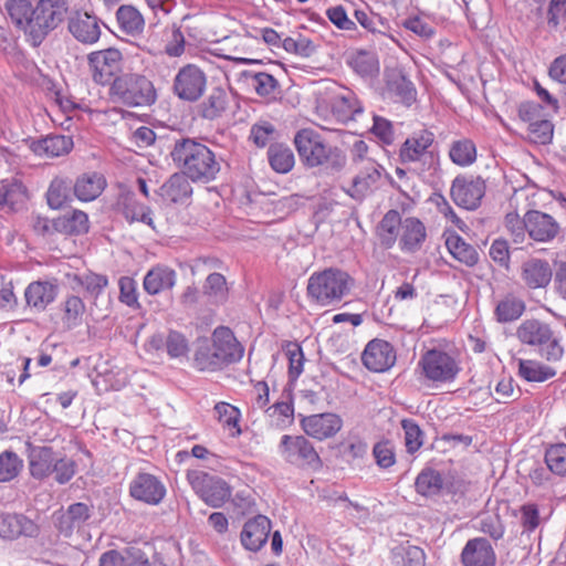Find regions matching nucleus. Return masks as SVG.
<instances>
[{
  "instance_id": "nucleus-1",
  "label": "nucleus",
  "mask_w": 566,
  "mask_h": 566,
  "mask_svg": "<svg viewBox=\"0 0 566 566\" xmlns=\"http://www.w3.org/2000/svg\"><path fill=\"white\" fill-rule=\"evenodd\" d=\"M7 12L28 41L39 46L46 35L56 29L67 12L66 0H39L32 7L28 0H8Z\"/></svg>"
},
{
  "instance_id": "nucleus-2",
  "label": "nucleus",
  "mask_w": 566,
  "mask_h": 566,
  "mask_svg": "<svg viewBox=\"0 0 566 566\" xmlns=\"http://www.w3.org/2000/svg\"><path fill=\"white\" fill-rule=\"evenodd\" d=\"M170 157L176 167L195 182L208 184L217 178L221 169L214 153L195 138L176 139Z\"/></svg>"
},
{
  "instance_id": "nucleus-3",
  "label": "nucleus",
  "mask_w": 566,
  "mask_h": 566,
  "mask_svg": "<svg viewBox=\"0 0 566 566\" xmlns=\"http://www.w3.org/2000/svg\"><path fill=\"white\" fill-rule=\"evenodd\" d=\"M211 339V345L199 347L195 354V364L198 369L217 370L242 358L244 348L229 327H217Z\"/></svg>"
},
{
  "instance_id": "nucleus-4",
  "label": "nucleus",
  "mask_w": 566,
  "mask_h": 566,
  "mask_svg": "<svg viewBox=\"0 0 566 566\" xmlns=\"http://www.w3.org/2000/svg\"><path fill=\"white\" fill-rule=\"evenodd\" d=\"M294 145L300 160L307 168L327 165L332 170L339 171L346 164V156L337 148L324 143L322 136L312 128L296 132Z\"/></svg>"
},
{
  "instance_id": "nucleus-5",
  "label": "nucleus",
  "mask_w": 566,
  "mask_h": 566,
  "mask_svg": "<svg viewBox=\"0 0 566 566\" xmlns=\"http://www.w3.org/2000/svg\"><path fill=\"white\" fill-rule=\"evenodd\" d=\"M515 336L523 345L536 348L539 356L548 363H557L564 356L560 337L551 324L537 318L523 321L517 326Z\"/></svg>"
},
{
  "instance_id": "nucleus-6",
  "label": "nucleus",
  "mask_w": 566,
  "mask_h": 566,
  "mask_svg": "<svg viewBox=\"0 0 566 566\" xmlns=\"http://www.w3.org/2000/svg\"><path fill=\"white\" fill-rule=\"evenodd\" d=\"M353 285V279L339 269H326L313 273L308 279V295L323 306L338 303L346 296Z\"/></svg>"
},
{
  "instance_id": "nucleus-7",
  "label": "nucleus",
  "mask_w": 566,
  "mask_h": 566,
  "mask_svg": "<svg viewBox=\"0 0 566 566\" xmlns=\"http://www.w3.org/2000/svg\"><path fill=\"white\" fill-rule=\"evenodd\" d=\"M111 94L127 106H149L157 98L153 83L146 76L136 73L116 77L112 83Z\"/></svg>"
},
{
  "instance_id": "nucleus-8",
  "label": "nucleus",
  "mask_w": 566,
  "mask_h": 566,
  "mask_svg": "<svg viewBox=\"0 0 566 566\" xmlns=\"http://www.w3.org/2000/svg\"><path fill=\"white\" fill-rule=\"evenodd\" d=\"M434 136L428 130L412 134L401 145L399 157L402 164L415 165V170L422 172L432 168L437 163V155L432 149Z\"/></svg>"
},
{
  "instance_id": "nucleus-9",
  "label": "nucleus",
  "mask_w": 566,
  "mask_h": 566,
  "mask_svg": "<svg viewBox=\"0 0 566 566\" xmlns=\"http://www.w3.org/2000/svg\"><path fill=\"white\" fill-rule=\"evenodd\" d=\"M187 479L195 492L209 506L221 507L231 497L230 486L219 476L202 471H190Z\"/></svg>"
},
{
  "instance_id": "nucleus-10",
  "label": "nucleus",
  "mask_w": 566,
  "mask_h": 566,
  "mask_svg": "<svg viewBox=\"0 0 566 566\" xmlns=\"http://www.w3.org/2000/svg\"><path fill=\"white\" fill-rule=\"evenodd\" d=\"M280 448L282 457L291 464L313 469L322 465L313 444L303 436H283Z\"/></svg>"
},
{
  "instance_id": "nucleus-11",
  "label": "nucleus",
  "mask_w": 566,
  "mask_h": 566,
  "mask_svg": "<svg viewBox=\"0 0 566 566\" xmlns=\"http://www.w3.org/2000/svg\"><path fill=\"white\" fill-rule=\"evenodd\" d=\"M485 193V181L479 176H458L452 181L450 196L463 209L475 210Z\"/></svg>"
},
{
  "instance_id": "nucleus-12",
  "label": "nucleus",
  "mask_w": 566,
  "mask_h": 566,
  "mask_svg": "<svg viewBox=\"0 0 566 566\" xmlns=\"http://www.w3.org/2000/svg\"><path fill=\"white\" fill-rule=\"evenodd\" d=\"M419 366L423 375L432 381H450L459 373L455 359L446 352L430 349L422 355Z\"/></svg>"
},
{
  "instance_id": "nucleus-13",
  "label": "nucleus",
  "mask_w": 566,
  "mask_h": 566,
  "mask_svg": "<svg viewBox=\"0 0 566 566\" xmlns=\"http://www.w3.org/2000/svg\"><path fill=\"white\" fill-rule=\"evenodd\" d=\"M207 84L206 74L193 64L181 67L174 80V92L184 101L195 102L199 99Z\"/></svg>"
},
{
  "instance_id": "nucleus-14",
  "label": "nucleus",
  "mask_w": 566,
  "mask_h": 566,
  "mask_svg": "<svg viewBox=\"0 0 566 566\" xmlns=\"http://www.w3.org/2000/svg\"><path fill=\"white\" fill-rule=\"evenodd\" d=\"M92 509L91 505L83 502L73 503L65 510L60 509L52 514L53 525L64 537H71L90 520Z\"/></svg>"
},
{
  "instance_id": "nucleus-15",
  "label": "nucleus",
  "mask_w": 566,
  "mask_h": 566,
  "mask_svg": "<svg viewBox=\"0 0 566 566\" xmlns=\"http://www.w3.org/2000/svg\"><path fill=\"white\" fill-rule=\"evenodd\" d=\"M129 494L137 501L157 505L166 495V486L158 476L139 472L129 484Z\"/></svg>"
},
{
  "instance_id": "nucleus-16",
  "label": "nucleus",
  "mask_w": 566,
  "mask_h": 566,
  "mask_svg": "<svg viewBox=\"0 0 566 566\" xmlns=\"http://www.w3.org/2000/svg\"><path fill=\"white\" fill-rule=\"evenodd\" d=\"M87 59L94 81L98 84H106L119 70L123 55L119 50L108 48L92 52Z\"/></svg>"
},
{
  "instance_id": "nucleus-17",
  "label": "nucleus",
  "mask_w": 566,
  "mask_h": 566,
  "mask_svg": "<svg viewBox=\"0 0 566 566\" xmlns=\"http://www.w3.org/2000/svg\"><path fill=\"white\" fill-rule=\"evenodd\" d=\"M381 169L382 167L376 161H367L366 166L358 167L352 185L345 189L346 193L356 201H363L377 188Z\"/></svg>"
},
{
  "instance_id": "nucleus-18",
  "label": "nucleus",
  "mask_w": 566,
  "mask_h": 566,
  "mask_svg": "<svg viewBox=\"0 0 566 566\" xmlns=\"http://www.w3.org/2000/svg\"><path fill=\"white\" fill-rule=\"evenodd\" d=\"M361 360L367 369L375 373H382L394 366L396 353L388 342L373 339L367 344L361 355Z\"/></svg>"
},
{
  "instance_id": "nucleus-19",
  "label": "nucleus",
  "mask_w": 566,
  "mask_h": 566,
  "mask_svg": "<svg viewBox=\"0 0 566 566\" xmlns=\"http://www.w3.org/2000/svg\"><path fill=\"white\" fill-rule=\"evenodd\" d=\"M523 226L530 238L538 242L552 241L559 232V224L555 219L537 210H531L524 214Z\"/></svg>"
},
{
  "instance_id": "nucleus-20",
  "label": "nucleus",
  "mask_w": 566,
  "mask_h": 566,
  "mask_svg": "<svg viewBox=\"0 0 566 566\" xmlns=\"http://www.w3.org/2000/svg\"><path fill=\"white\" fill-rule=\"evenodd\" d=\"M40 526L22 513L0 514V537L14 539L21 536L36 537Z\"/></svg>"
},
{
  "instance_id": "nucleus-21",
  "label": "nucleus",
  "mask_w": 566,
  "mask_h": 566,
  "mask_svg": "<svg viewBox=\"0 0 566 566\" xmlns=\"http://www.w3.org/2000/svg\"><path fill=\"white\" fill-rule=\"evenodd\" d=\"M301 424L307 436L324 440L334 437L342 429L343 420L336 413L325 412L305 417Z\"/></svg>"
},
{
  "instance_id": "nucleus-22",
  "label": "nucleus",
  "mask_w": 566,
  "mask_h": 566,
  "mask_svg": "<svg viewBox=\"0 0 566 566\" xmlns=\"http://www.w3.org/2000/svg\"><path fill=\"white\" fill-rule=\"evenodd\" d=\"M385 82L387 94L397 102L409 106L416 101V87L401 67L386 69Z\"/></svg>"
},
{
  "instance_id": "nucleus-23",
  "label": "nucleus",
  "mask_w": 566,
  "mask_h": 566,
  "mask_svg": "<svg viewBox=\"0 0 566 566\" xmlns=\"http://www.w3.org/2000/svg\"><path fill=\"white\" fill-rule=\"evenodd\" d=\"M271 532V521L265 515H256L248 520L241 532V543L251 552L261 549Z\"/></svg>"
},
{
  "instance_id": "nucleus-24",
  "label": "nucleus",
  "mask_w": 566,
  "mask_h": 566,
  "mask_svg": "<svg viewBox=\"0 0 566 566\" xmlns=\"http://www.w3.org/2000/svg\"><path fill=\"white\" fill-rule=\"evenodd\" d=\"M463 566H494L496 556L490 542L484 537L469 539L461 553Z\"/></svg>"
},
{
  "instance_id": "nucleus-25",
  "label": "nucleus",
  "mask_w": 566,
  "mask_h": 566,
  "mask_svg": "<svg viewBox=\"0 0 566 566\" xmlns=\"http://www.w3.org/2000/svg\"><path fill=\"white\" fill-rule=\"evenodd\" d=\"M27 199V188L19 179L6 178L0 180V210L17 212L24 207Z\"/></svg>"
},
{
  "instance_id": "nucleus-26",
  "label": "nucleus",
  "mask_w": 566,
  "mask_h": 566,
  "mask_svg": "<svg viewBox=\"0 0 566 566\" xmlns=\"http://www.w3.org/2000/svg\"><path fill=\"white\" fill-rule=\"evenodd\" d=\"M190 180L184 172H175L160 186L158 195L170 203H185L192 195Z\"/></svg>"
},
{
  "instance_id": "nucleus-27",
  "label": "nucleus",
  "mask_w": 566,
  "mask_h": 566,
  "mask_svg": "<svg viewBox=\"0 0 566 566\" xmlns=\"http://www.w3.org/2000/svg\"><path fill=\"white\" fill-rule=\"evenodd\" d=\"M69 30L72 35L84 44H93L101 36V28L96 17L86 12H77L69 21Z\"/></svg>"
},
{
  "instance_id": "nucleus-28",
  "label": "nucleus",
  "mask_w": 566,
  "mask_h": 566,
  "mask_svg": "<svg viewBox=\"0 0 566 566\" xmlns=\"http://www.w3.org/2000/svg\"><path fill=\"white\" fill-rule=\"evenodd\" d=\"M117 212L122 213L128 222L140 221L151 226L150 209L138 203L135 193L132 191H122L115 205Z\"/></svg>"
},
{
  "instance_id": "nucleus-29",
  "label": "nucleus",
  "mask_w": 566,
  "mask_h": 566,
  "mask_svg": "<svg viewBox=\"0 0 566 566\" xmlns=\"http://www.w3.org/2000/svg\"><path fill=\"white\" fill-rule=\"evenodd\" d=\"M176 284V272L165 265H157L150 269L143 282L144 290L149 295H157L171 290Z\"/></svg>"
},
{
  "instance_id": "nucleus-30",
  "label": "nucleus",
  "mask_w": 566,
  "mask_h": 566,
  "mask_svg": "<svg viewBox=\"0 0 566 566\" xmlns=\"http://www.w3.org/2000/svg\"><path fill=\"white\" fill-rule=\"evenodd\" d=\"M426 235V228L419 219L406 218L401 223L400 249L410 253L420 250Z\"/></svg>"
},
{
  "instance_id": "nucleus-31",
  "label": "nucleus",
  "mask_w": 566,
  "mask_h": 566,
  "mask_svg": "<svg viewBox=\"0 0 566 566\" xmlns=\"http://www.w3.org/2000/svg\"><path fill=\"white\" fill-rule=\"evenodd\" d=\"M106 179L102 174L87 172L77 177L73 189L74 195L81 201H92L96 199L105 189Z\"/></svg>"
},
{
  "instance_id": "nucleus-32",
  "label": "nucleus",
  "mask_w": 566,
  "mask_h": 566,
  "mask_svg": "<svg viewBox=\"0 0 566 566\" xmlns=\"http://www.w3.org/2000/svg\"><path fill=\"white\" fill-rule=\"evenodd\" d=\"M72 147V139L63 135L48 136L43 139L33 140L30 144V148L35 155L46 157L63 156L67 154Z\"/></svg>"
},
{
  "instance_id": "nucleus-33",
  "label": "nucleus",
  "mask_w": 566,
  "mask_h": 566,
  "mask_svg": "<svg viewBox=\"0 0 566 566\" xmlns=\"http://www.w3.org/2000/svg\"><path fill=\"white\" fill-rule=\"evenodd\" d=\"M522 277L531 289L545 287L552 280V269L547 261L532 259L524 263Z\"/></svg>"
},
{
  "instance_id": "nucleus-34",
  "label": "nucleus",
  "mask_w": 566,
  "mask_h": 566,
  "mask_svg": "<svg viewBox=\"0 0 566 566\" xmlns=\"http://www.w3.org/2000/svg\"><path fill=\"white\" fill-rule=\"evenodd\" d=\"M149 345L156 350L165 347L171 358L186 356L189 349L186 337L176 331H169L166 337L161 334L153 335L149 339Z\"/></svg>"
},
{
  "instance_id": "nucleus-35",
  "label": "nucleus",
  "mask_w": 566,
  "mask_h": 566,
  "mask_svg": "<svg viewBox=\"0 0 566 566\" xmlns=\"http://www.w3.org/2000/svg\"><path fill=\"white\" fill-rule=\"evenodd\" d=\"M24 296L29 306L42 311L56 297V286L49 282H33L27 287Z\"/></svg>"
},
{
  "instance_id": "nucleus-36",
  "label": "nucleus",
  "mask_w": 566,
  "mask_h": 566,
  "mask_svg": "<svg viewBox=\"0 0 566 566\" xmlns=\"http://www.w3.org/2000/svg\"><path fill=\"white\" fill-rule=\"evenodd\" d=\"M116 19L122 32L136 36L143 33L145 19L143 14L130 4H123L116 11Z\"/></svg>"
},
{
  "instance_id": "nucleus-37",
  "label": "nucleus",
  "mask_w": 566,
  "mask_h": 566,
  "mask_svg": "<svg viewBox=\"0 0 566 566\" xmlns=\"http://www.w3.org/2000/svg\"><path fill=\"white\" fill-rule=\"evenodd\" d=\"M402 221L397 210H389L382 217L377 228V234L384 248L389 249L395 244L399 230H401Z\"/></svg>"
},
{
  "instance_id": "nucleus-38",
  "label": "nucleus",
  "mask_w": 566,
  "mask_h": 566,
  "mask_svg": "<svg viewBox=\"0 0 566 566\" xmlns=\"http://www.w3.org/2000/svg\"><path fill=\"white\" fill-rule=\"evenodd\" d=\"M55 453L52 448L34 449L30 454V473L33 478L42 480L52 474Z\"/></svg>"
},
{
  "instance_id": "nucleus-39",
  "label": "nucleus",
  "mask_w": 566,
  "mask_h": 566,
  "mask_svg": "<svg viewBox=\"0 0 566 566\" xmlns=\"http://www.w3.org/2000/svg\"><path fill=\"white\" fill-rule=\"evenodd\" d=\"M268 160L271 168L279 174H287L295 165L292 149L284 144H271L268 149Z\"/></svg>"
},
{
  "instance_id": "nucleus-40",
  "label": "nucleus",
  "mask_w": 566,
  "mask_h": 566,
  "mask_svg": "<svg viewBox=\"0 0 566 566\" xmlns=\"http://www.w3.org/2000/svg\"><path fill=\"white\" fill-rule=\"evenodd\" d=\"M228 105V95L221 87H214L208 97L199 105L200 115L209 120L220 117Z\"/></svg>"
},
{
  "instance_id": "nucleus-41",
  "label": "nucleus",
  "mask_w": 566,
  "mask_h": 566,
  "mask_svg": "<svg viewBox=\"0 0 566 566\" xmlns=\"http://www.w3.org/2000/svg\"><path fill=\"white\" fill-rule=\"evenodd\" d=\"M54 227L57 231L65 232L67 234H83L86 233L90 228L88 217L81 210H74L71 213H66L56 219Z\"/></svg>"
},
{
  "instance_id": "nucleus-42",
  "label": "nucleus",
  "mask_w": 566,
  "mask_h": 566,
  "mask_svg": "<svg viewBox=\"0 0 566 566\" xmlns=\"http://www.w3.org/2000/svg\"><path fill=\"white\" fill-rule=\"evenodd\" d=\"M450 253L468 266H473L479 261V253L475 248L467 243L460 235L451 234L446 241Z\"/></svg>"
},
{
  "instance_id": "nucleus-43",
  "label": "nucleus",
  "mask_w": 566,
  "mask_h": 566,
  "mask_svg": "<svg viewBox=\"0 0 566 566\" xmlns=\"http://www.w3.org/2000/svg\"><path fill=\"white\" fill-rule=\"evenodd\" d=\"M525 311V303L512 294L505 295L495 307V316L500 323H509L520 318Z\"/></svg>"
},
{
  "instance_id": "nucleus-44",
  "label": "nucleus",
  "mask_w": 566,
  "mask_h": 566,
  "mask_svg": "<svg viewBox=\"0 0 566 566\" xmlns=\"http://www.w3.org/2000/svg\"><path fill=\"white\" fill-rule=\"evenodd\" d=\"M203 294L214 304H223L229 297L226 277L217 272L210 273L202 286Z\"/></svg>"
},
{
  "instance_id": "nucleus-45",
  "label": "nucleus",
  "mask_w": 566,
  "mask_h": 566,
  "mask_svg": "<svg viewBox=\"0 0 566 566\" xmlns=\"http://www.w3.org/2000/svg\"><path fill=\"white\" fill-rule=\"evenodd\" d=\"M520 375L527 381L543 382L556 375V370L551 366L544 365L537 360H520Z\"/></svg>"
},
{
  "instance_id": "nucleus-46",
  "label": "nucleus",
  "mask_w": 566,
  "mask_h": 566,
  "mask_svg": "<svg viewBox=\"0 0 566 566\" xmlns=\"http://www.w3.org/2000/svg\"><path fill=\"white\" fill-rule=\"evenodd\" d=\"M443 489V479L439 471L422 470L416 479V490L419 494L431 496L439 494Z\"/></svg>"
},
{
  "instance_id": "nucleus-47",
  "label": "nucleus",
  "mask_w": 566,
  "mask_h": 566,
  "mask_svg": "<svg viewBox=\"0 0 566 566\" xmlns=\"http://www.w3.org/2000/svg\"><path fill=\"white\" fill-rule=\"evenodd\" d=\"M392 564L395 566H424L426 555L418 546H399L392 552Z\"/></svg>"
},
{
  "instance_id": "nucleus-48",
  "label": "nucleus",
  "mask_w": 566,
  "mask_h": 566,
  "mask_svg": "<svg viewBox=\"0 0 566 566\" xmlns=\"http://www.w3.org/2000/svg\"><path fill=\"white\" fill-rule=\"evenodd\" d=\"M73 281L77 286L84 289L86 297L94 301L104 292L108 284V280L105 275L95 273H84L82 275H74Z\"/></svg>"
},
{
  "instance_id": "nucleus-49",
  "label": "nucleus",
  "mask_w": 566,
  "mask_h": 566,
  "mask_svg": "<svg viewBox=\"0 0 566 566\" xmlns=\"http://www.w3.org/2000/svg\"><path fill=\"white\" fill-rule=\"evenodd\" d=\"M243 75L250 80V84L254 88L255 93L262 97L272 95L279 86L276 78L265 72L245 71L243 72Z\"/></svg>"
},
{
  "instance_id": "nucleus-50",
  "label": "nucleus",
  "mask_w": 566,
  "mask_h": 566,
  "mask_svg": "<svg viewBox=\"0 0 566 566\" xmlns=\"http://www.w3.org/2000/svg\"><path fill=\"white\" fill-rule=\"evenodd\" d=\"M545 462L556 475H566V443H555L546 448Z\"/></svg>"
},
{
  "instance_id": "nucleus-51",
  "label": "nucleus",
  "mask_w": 566,
  "mask_h": 566,
  "mask_svg": "<svg viewBox=\"0 0 566 566\" xmlns=\"http://www.w3.org/2000/svg\"><path fill=\"white\" fill-rule=\"evenodd\" d=\"M451 160L459 166H469L476 158L474 144L469 139L458 140L450 148Z\"/></svg>"
},
{
  "instance_id": "nucleus-52",
  "label": "nucleus",
  "mask_w": 566,
  "mask_h": 566,
  "mask_svg": "<svg viewBox=\"0 0 566 566\" xmlns=\"http://www.w3.org/2000/svg\"><path fill=\"white\" fill-rule=\"evenodd\" d=\"M23 468V461L12 451H3L0 454V482L13 480Z\"/></svg>"
},
{
  "instance_id": "nucleus-53",
  "label": "nucleus",
  "mask_w": 566,
  "mask_h": 566,
  "mask_svg": "<svg viewBox=\"0 0 566 566\" xmlns=\"http://www.w3.org/2000/svg\"><path fill=\"white\" fill-rule=\"evenodd\" d=\"M333 108L338 117L345 122L355 119L356 115L363 112L359 102L352 93L337 97Z\"/></svg>"
},
{
  "instance_id": "nucleus-54",
  "label": "nucleus",
  "mask_w": 566,
  "mask_h": 566,
  "mask_svg": "<svg viewBox=\"0 0 566 566\" xmlns=\"http://www.w3.org/2000/svg\"><path fill=\"white\" fill-rule=\"evenodd\" d=\"M554 127L547 119H537L528 124L527 138L535 144L546 145L553 138Z\"/></svg>"
},
{
  "instance_id": "nucleus-55",
  "label": "nucleus",
  "mask_w": 566,
  "mask_h": 566,
  "mask_svg": "<svg viewBox=\"0 0 566 566\" xmlns=\"http://www.w3.org/2000/svg\"><path fill=\"white\" fill-rule=\"evenodd\" d=\"M401 427L405 431V444L407 452L415 453L423 444V432L412 419L401 420Z\"/></svg>"
},
{
  "instance_id": "nucleus-56",
  "label": "nucleus",
  "mask_w": 566,
  "mask_h": 566,
  "mask_svg": "<svg viewBox=\"0 0 566 566\" xmlns=\"http://www.w3.org/2000/svg\"><path fill=\"white\" fill-rule=\"evenodd\" d=\"M85 313V304L80 296L71 295L64 302V322L73 327L82 323Z\"/></svg>"
},
{
  "instance_id": "nucleus-57",
  "label": "nucleus",
  "mask_w": 566,
  "mask_h": 566,
  "mask_svg": "<svg viewBox=\"0 0 566 566\" xmlns=\"http://www.w3.org/2000/svg\"><path fill=\"white\" fill-rule=\"evenodd\" d=\"M214 411L218 417V420L223 426H227L229 428H237V436L241 433V429L238 427L241 413L237 407L228 402L221 401L214 406Z\"/></svg>"
},
{
  "instance_id": "nucleus-58",
  "label": "nucleus",
  "mask_w": 566,
  "mask_h": 566,
  "mask_svg": "<svg viewBox=\"0 0 566 566\" xmlns=\"http://www.w3.org/2000/svg\"><path fill=\"white\" fill-rule=\"evenodd\" d=\"M70 186L63 179H54L48 190V203L53 209H60L69 198Z\"/></svg>"
},
{
  "instance_id": "nucleus-59",
  "label": "nucleus",
  "mask_w": 566,
  "mask_h": 566,
  "mask_svg": "<svg viewBox=\"0 0 566 566\" xmlns=\"http://www.w3.org/2000/svg\"><path fill=\"white\" fill-rule=\"evenodd\" d=\"M373 455L381 469H388L396 462L395 448L389 440L377 442L373 448Z\"/></svg>"
},
{
  "instance_id": "nucleus-60",
  "label": "nucleus",
  "mask_w": 566,
  "mask_h": 566,
  "mask_svg": "<svg viewBox=\"0 0 566 566\" xmlns=\"http://www.w3.org/2000/svg\"><path fill=\"white\" fill-rule=\"evenodd\" d=\"M353 69L363 76H371L378 72V62L373 54L359 52L352 61Z\"/></svg>"
},
{
  "instance_id": "nucleus-61",
  "label": "nucleus",
  "mask_w": 566,
  "mask_h": 566,
  "mask_svg": "<svg viewBox=\"0 0 566 566\" xmlns=\"http://www.w3.org/2000/svg\"><path fill=\"white\" fill-rule=\"evenodd\" d=\"M52 473L60 484L67 483L75 474V462L69 458H57L55 455Z\"/></svg>"
},
{
  "instance_id": "nucleus-62",
  "label": "nucleus",
  "mask_w": 566,
  "mask_h": 566,
  "mask_svg": "<svg viewBox=\"0 0 566 566\" xmlns=\"http://www.w3.org/2000/svg\"><path fill=\"white\" fill-rule=\"evenodd\" d=\"M266 413L274 426L282 427L286 422L291 421L293 417V408L289 402H275L266 409Z\"/></svg>"
},
{
  "instance_id": "nucleus-63",
  "label": "nucleus",
  "mask_w": 566,
  "mask_h": 566,
  "mask_svg": "<svg viewBox=\"0 0 566 566\" xmlns=\"http://www.w3.org/2000/svg\"><path fill=\"white\" fill-rule=\"evenodd\" d=\"M275 127L268 122L254 124L250 130V138L258 147L266 146L274 137Z\"/></svg>"
},
{
  "instance_id": "nucleus-64",
  "label": "nucleus",
  "mask_w": 566,
  "mask_h": 566,
  "mask_svg": "<svg viewBox=\"0 0 566 566\" xmlns=\"http://www.w3.org/2000/svg\"><path fill=\"white\" fill-rule=\"evenodd\" d=\"M118 285L120 302L130 307L138 306L136 282L129 276H122L118 281Z\"/></svg>"
}]
</instances>
